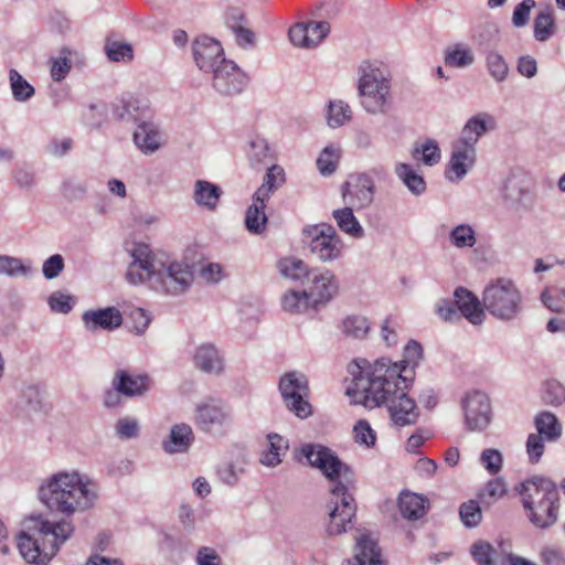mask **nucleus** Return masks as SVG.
<instances>
[{"mask_svg":"<svg viewBox=\"0 0 565 565\" xmlns=\"http://www.w3.org/2000/svg\"><path fill=\"white\" fill-rule=\"evenodd\" d=\"M422 359L423 347L415 340L408 341L399 363L387 358H380L373 363L361 359L350 371L353 380L347 387V395L365 407L385 405L395 426L414 425L419 412L415 401L407 395V390L413 381L414 369Z\"/></svg>","mask_w":565,"mask_h":565,"instance_id":"1","label":"nucleus"},{"mask_svg":"<svg viewBox=\"0 0 565 565\" xmlns=\"http://www.w3.org/2000/svg\"><path fill=\"white\" fill-rule=\"evenodd\" d=\"M299 454L330 482L327 533L339 535L347 532L356 513V504L350 492L354 486L352 468L343 462L335 451L321 444H303L299 448Z\"/></svg>","mask_w":565,"mask_h":565,"instance_id":"2","label":"nucleus"},{"mask_svg":"<svg viewBox=\"0 0 565 565\" xmlns=\"http://www.w3.org/2000/svg\"><path fill=\"white\" fill-rule=\"evenodd\" d=\"M128 252L132 262L126 278L130 284L148 282L151 289L172 296L190 288L193 281L190 265L181 262L162 263L153 256L149 245L143 243H134Z\"/></svg>","mask_w":565,"mask_h":565,"instance_id":"3","label":"nucleus"},{"mask_svg":"<svg viewBox=\"0 0 565 565\" xmlns=\"http://www.w3.org/2000/svg\"><path fill=\"white\" fill-rule=\"evenodd\" d=\"M38 497L50 511L68 518L94 508L99 486L76 471L57 472L42 480Z\"/></svg>","mask_w":565,"mask_h":565,"instance_id":"4","label":"nucleus"},{"mask_svg":"<svg viewBox=\"0 0 565 565\" xmlns=\"http://www.w3.org/2000/svg\"><path fill=\"white\" fill-rule=\"evenodd\" d=\"M74 525L67 519L49 521L42 514L26 518L18 535V550L30 564L49 563L73 534Z\"/></svg>","mask_w":565,"mask_h":565,"instance_id":"5","label":"nucleus"},{"mask_svg":"<svg viewBox=\"0 0 565 565\" xmlns=\"http://www.w3.org/2000/svg\"><path fill=\"white\" fill-rule=\"evenodd\" d=\"M515 492L521 497L526 519L535 529L548 530L558 522L561 497L552 479L533 476L520 482Z\"/></svg>","mask_w":565,"mask_h":565,"instance_id":"6","label":"nucleus"},{"mask_svg":"<svg viewBox=\"0 0 565 565\" xmlns=\"http://www.w3.org/2000/svg\"><path fill=\"white\" fill-rule=\"evenodd\" d=\"M482 306L493 318L508 322L522 313L523 296L512 279L500 277L484 287Z\"/></svg>","mask_w":565,"mask_h":565,"instance_id":"7","label":"nucleus"},{"mask_svg":"<svg viewBox=\"0 0 565 565\" xmlns=\"http://www.w3.org/2000/svg\"><path fill=\"white\" fill-rule=\"evenodd\" d=\"M358 90L362 107L372 115L388 110L391 79L379 66L364 61L359 66Z\"/></svg>","mask_w":565,"mask_h":565,"instance_id":"8","label":"nucleus"},{"mask_svg":"<svg viewBox=\"0 0 565 565\" xmlns=\"http://www.w3.org/2000/svg\"><path fill=\"white\" fill-rule=\"evenodd\" d=\"M302 236L310 253L320 262L332 263L342 257L344 243L332 225H307L302 230Z\"/></svg>","mask_w":565,"mask_h":565,"instance_id":"9","label":"nucleus"},{"mask_svg":"<svg viewBox=\"0 0 565 565\" xmlns=\"http://www.w3.org/2000/svg\"><path fill=\"white\" fill-rule=\"evenodd\" d=\"M281 398L288 411L299 418H307L312 414L311 404L308 402L309 381L299 372H287L279 381Z\"/></svg>","mask_w":565,"mask_h":565,"instance_id":"10","label":"nucleus"},{"mask_svg":"<svg viewBox=\"0 0 565 565\" xmlns=\"http://www.w3.org/2000/svg\"><path fill=\"white\" fill-rule=\"evenodd\" d=\"M461 407L465 416V425L468 430L482 431L491 423V403L486 393L475 391L467 394L461 402Z\"/></svg>","mask_w":565,"mask_h":565,"instance_id":"11","label":"nucleus"},{"mask_svg":"<svg viewBox=\"0 0 565 565\" xmlns=\"http://www.w3.org/2000/svg\"><path fill=\"white\" fill-rule=\"evenodd\" d=\"M341 196L345 205H351L355 210L369 207L375 193L374 180L366 173H360L352 177L341 185Z\"/></svg>","mask_w":565,"mask_h":565,"instance_id":"12","label":"nucleus"},{"mask_svg":"<svg viewBox=\"0 0 565 565\" xmlns=\"http://www.w3.org/2000/svg\"><path fill=\"white\" fill-rule=\"evenodd\" d=\"M247 83V75L233 61L223 60L222 65L213 73L212 86L223 96L241 94Z\"/></svg>","mask_w":565,"mask_h":565,"instance_id":"13","label":"nucleus"},{"mask_svg":"<svg viewBox=\"0 0 565 565\" xmlns=\"http://www.w3.org/2000/svg\"><path fill=\"white\" fill-rule=\"evenodd\" d=\"M195 423L203 431H216L232 424V415L221 401L209 398L198 404Z\"/></svg>","mask_w":565,"mask_h":565,"instance_id":"14","label":"nucleus"},{"mask_svg":"<svg viewBox=\"0 0 565 565\" xmlns=\"http://www.w3.org/2000/svg\"><path fill=\"white\" fill-rule=\"evenodd\" d=\"M193 57L201 71L215 72L222 65L224 57L221 43L210 36H198L192 44Z\"/></svg>","mask_w":565,"mask_h":565,"instance_id":"15","label":"nucleus"},{"mask_svg":"<svg viewBox=\"0 0 565 565\" xmlns=\"http://www.w3.org/2000/svg\"><path fill=\"white\" fill-rule=\"evenodd\" d=\"M303 286L318 307L338 292L334 275L328 269L312 268Z\"/></svg>","mask_w":565,"mask_h":565,"instance_id":"16","label":"nucleus"},{"mask_svg":"<svg viewBox=\"0 0 565 565\" xmlns=\"http://www.w3.org/2000/svg\"><path fill=\"white\" fill-rule=\"evenodd\" d=\"M122 315L116 307H105L86 310L82 315V322L86 331H114L122 324Z\"/></svg>","mask_w":565,"mask_h":565,"instance_id":"17","label":"nucleus"},{"mask_svg":"<svg viewBox=\"0 0 565 565\" xmlns=\"http://www.w3.org/2000/svg\"><path fill=\"white\" fill-rule=\"evenodd\" d=\"M476 157V149H471L458 141H454L450 159L445 171L446 179L451 182L462 180L475 166Z\"/></svg>","mask_w":565,"mask_h":565,"instance_id":"18","label":"nucleus"},{"mask_svg":"<svg viewBox=\"0 0 565 565\" xmlns=\"http://www.w3.org/2000/svg\"><path fill=\"white\" fill-rule=\"evenodd\" d=\"M497 127L495 119L489 113H478L463 125L460 137L456 140L471 149H476L479 139Z\"/></svg>","mask_w":565,"mask_h":565,"instance_id":"19","label":"nucleus"},{"mask_svg":"<svg viewBox=\"0 0 565 565\" xmlns=\"http://www.w3.org/2000/svg\"><path fill=\"white\" fill-rule=\"evenodd\" d=\"M113 114L118 120L135 122L136 125L152 118L150 107L130 95L122 96L117 100Z\"/></svg>","mask_w":565,"mask_h":565,"instance_id":"20","label":"nucleus"},{"mask_svg":"<svg viewBox=\"0 0 565 565\" xmlns=\"http://www.w3.org/2000/svg\"><path fill=\"white\" fill-rule=\"evenodd\" d=\"M150 377L147 374H131L125 370L116 371L111 386L127 397L142 396L150 388Z\"/></svg>","mask_w":565,"mask_h":565,"instance_id":"21","label":"nucleus"},{"mask_svg":"<svg viewBox=\"0 0 565 565\" xmlns=\"http://www.w3.org/2000/svg\"><path fill=\"white\" fill-rule=\"evenodd\" d=\"M455 302L460 317H465L470 323L479 326L484 321L486 309L478 297L466 288L455 290Z\"/></svg>","mask_w":565,"mask_h":565,"instance_id":"22","label":"nucleus"},{"mask_svg":"<svg viewBox=\"0 0 565 565\" xmlns=\"http://www.w3.org/2000/svg\"><path fill=\"white\" fill-rule=\"evenodd\" d=\"M194 366L203 373L221 375L224 372V358L212 343H203L195 349Z\"/></svg>","mask_w":565,"mask_h":565,"instance_id":"23","label":"nucleus"},{"mask_svg":"<svg viewBox=\"0 0 565 565\" xmlns=\"http://www.w3.org/2000/svg\"><path fill=\"white\" fill-rule=\"evenodd\" d=\"M347 565H383L377 542L369 534H361L356 537L353 559Z\"/></svg>","mask_w":565,"mask_h":565,"instance_id":"24","label":"nucleus"},{"mask_svg":"<svg viewBox=\"0 0 565 565\" xmlns=\"http://www.w3.org/2000/svg\"><path fill=\"white\" fill-rule=\"evenodd\" d=\"M194 441V434L190 425L181 423L171 427L162 448L167 454L185 452Z\"/></svg>","mask_w":565,"mask_h":565,"instance_id":"25","label":"nucleus"},{"mask_svg":"<svg viewBox=\"0 0 565 565\" xmlns=\"http://www.w3.org/2000/svg\"><path fill=\"white\" fill-rule=\"evenodd\" d=\"M134 141L143 153H152L161 146V132L151 119H147L137 125Z\"/></svg>","mask_w":565,"mask_h":565,"instance_id":"26","label":"nucleus"},{"mask_svg":"<svg viewBox=\"0 0 565 565\" xmlns=\"http://www.w3.org/2000/svg\"><path fill=\"white\" fill-rule=\"evenodd\" d=\"M222 194V189L210 181L196 180L194 183L193 200L207 211L216 210Z\"/></svg>","mask_w":565,"mask_h":565,"instance_id":"27","label":"nucleus"},{"mask_svg":"<svg viewBox=\"0 0 565 565\" xmlns=\"http://www.w3.org/2000/svg\"><path fill=\"white\" fill-rule=\"evenodd\" d=\"M428 505L427 498L411 491H403L398 498L401 514L408 520L423 518L427 512Z\"/></svg>","mask_w":565,"mask_h":565,"instance_id":"28","label":"nucleus"},{"mask_svg":"<svg viewBox=\"0 0 565 565\" xmlns=\"http://www.w3.org/2000/svg\"><path fill=\"white\" fill-rule=\"evenodd\" d=\"M285 171L278 164H273L267 169L263 178V183L256 190L254 195L256 200L260 202H268L275 191H277L285 183Z\"/></svg>","mask_w":565,"mask_h":565,"instance_id":"29","label":"nucleus"},{"mask_svg":"<svg viewBox=\"0 0 565 565\" xmlns=\"http://www.w3.org/2000/svg\"><path fill=\"white\" fill-rule=\"evenodd\" d=\"M355 207L351 205H345L342 209H337L332 212V217L334 218L340 231L345 233L347 235L360 239L364 237V228L354 216L353 210Z\"/></svg>","mask_w":565,"mask_h":565,"instance_id":"30","label":"nucleus"},{"mask_svg":"<svg viewBox=\"0 0 565 565\" xmlns=\"http://www.w3.org/2000/svg\"><path fill=\"white\" fill-rule=\"evenodd\" d=\"M282 309L292 315L307 312L309 309H318V306L306 290H289L281 298Z\"/></svg>","mask_w":565,"mask_h":565,"instance_id":"31","label":"nucleus"},{"mask_svg":"<svg viewBox=\"0 0 565 565\" xmlns=\"http://www.w3.org/2000/svg\"><path fill=\"white\" fill-rule=\"evenodd\" d=\"M279 274L290 280L298 281L302 286L311 269L303 260L296 257H285L277 262Z\"/></svg>","mask_w":565,"mask_h":565,"instance_id":"32","label":"nucleus"},{"mask_svg":"<svg viewBox=\"0 0 565 565\" xmlns=\"http://www.w3.org/2000/svg\"><path fill=\"white\" fill-rule=\"evenodd\" d=\"M266 203L257 201L256 195L253 194V203L245 214V226L249 233L259 235L265 232L268 221L265 213Z\"/></svg>","mask_w":565,"mask_h":565,"instance_id":"33","label":"nucleus"},{"mask_svg":"<svg viewBox=\"0 0 565 565\" xmlns=\"http://www.w3.org/2000/svg\"><path fill=\"white\" fill-rule=\"evenodd\" d=\"M370 329L371 323L369 319L361 315L348 316L340 323L342 334L354 340L365 339Z\"/></svg>","mask_w":565,"mask_h":565,"instance_id":"34","label":"nucleus"},{"mask_svg":"<svg viewBox=\"0 0 565 565\" xmlns=\"http://www.w3.org/2000/svg\"><path fill=\"white\" fill-rule=\"evenodd\" d=\"M395 174L405 184V186L415 195H420L426 191V182L411 164L397 163Z\"/></svg>","mask_w":565,"mask_h":565,"instance_id":"35","label":"nucleus"},{"mask_svg":"<svg viewBox=\"0 0 565 565\" xmlns=\"http://www.w3.org/2000/svg\"><path fill=\"white\" fill-rule=\"evenodd\" d=\"M555 33V19L553 9H542L534 20V38L539 42H545Z\"/></svg>","mask_w":565,"mask_h":565,"instance_id":"36","label":"nucleus"},{"mask_svg":"<svg viewBox=\"0 0 565 565\" xmlns=\"http://www.w3.org/2000/svg\"><path fill=\"white\" fill-rule=\"evenodd\" d=\"M535 427L547 440H556L562 435V426L551 412H542L535 417Z\"/></svg>","mask_w":565,"mask_h":565,"instance_id":"37","label":"nucleus"},{"mask_svg":"<svg viewBox=\"0 0 565 565\" xmlns=\"http://www.w3.org/2000/svg\"><path fill=\"white\" fill-rule=\"evenodd\" d=\"M269 449L263 452L260 462L268 467H276L281 462V456L288 449L287 441L277 434L268 435Z\"/></svg>","mask_w":565,"mask_h":565,"instance_id":"38","label":"nucleus"},{"mask_svg":"<svg viewBox=\"0 0 565 565\" xmlns=\"http://www.w3.org/2000/svg\"><path fill=\"white\" fill-rule=\"evenodd\" d=\"M508 492L505 481L498 477L489 480L484 488L479 492L478 498L482 505L491 507Z\"/></svg>","mask_w":565,"mask_h":565,"instance_id":"39","label":"nucleus"},{"mask_svg":"<svg viewBox=\"0 0 565 565\" xmlns=\"http://www.w3.org/2000/svg\"><path fill=\"white\" fill-rule=\"evenodd\" d=\"M61 193L68 201H82L88 193V183L79 177H68L61 184Z\"/></svg>","mask_w":565,"mask_h":565,"instance_id":"40","label":"nucleus"},{"mask_svg":"<svg viewBox=\"0 0 565 565\" xmlns=\"http://www.w3.org/2000/svg\"><path fill=\"white\" fill-rule=\"evenodd\" d=\"M9 81L12 96L17 102H26L34 96V87L17 70H10Z\"/></svg>","mask_w":565,"mask_h":565,"instance_id":"41","label":"nucleus"},{"mask_svg":"<svg viewBox=\"0 0 565 565\" xmlns=\"http://www.w3.org/2000/svg\"><path fill=\"white\" fill-rule=\"evenodd\" d=\"M413 157L416 160L423 161L424 164L433 167L440 161L441 152L436 140L427 139L414 148Z\"/></svg>","mask_w":565,"mask_h":565,"instance_id":"42","label":"nucleus"},{"mask_svg":"<svg viewBox=\"0 0 565 565\" xmlns=\"http://www.w3.org/2000/svg\"><path fill=\"white\" fill-rule=\"evenodd\" d=\"M340 159V149L333 145L327 146L320 152L317 159V168L321 175L329 177L333 174L338 168Z\"/></svg>","mask_w":565,"mask_h":565,"instance_id":"43","label":"nucleus"},{"mask_svg":"<svg viewBox=\"0 0 565 565\" xmlns=\"http://www.w3.org/2000/svg\"><path fill=\"white\" fill-rule=\"evenodd\" d=\"M31 274V266L25 265L22 259L9 255H0V275L28 277Z\"/></svg>","mask_w":565,"mask_h":565,"instance_id":"44","label":"nucleus"},{"mask_svg":"<svg viewBox=\"0 0 565 565\" xmlns=\"http://www.w3.org/2000/svg\"><path fill=\"white\" fill-rule=\"evenodd\" d=\"M290 42L298 47H316L322 41V36H310L306 23H297L289 30Z\"/></svg>","mask_w":565,"mask_h":565,"instance_id":"45","label":"nucleus"},{"mask_svg":"<svg viewBox=\"0 0 565 565\" xmlns=\"http://www.w3.org/2000/svg\"><path fill=\"white\" fill-rule=\"evenodd\" d=\"M470 555L477 565H495L498 552L489 542L479 540L471 545Z\"/></svg>","mask_w":565,"mask_h":565,"instance_id":"46","label":"nucleus"},{"mask_svg":"<svg viewBox=\"0 0 565 565\" xmlns=\"http://www.w3.org/2000/svg\"><path fill=\"white\" fill-rule=\"evenodd\" d=\"M449 241L457 248L473 247L477 243L476 232L469 224H459L450 231Z\"/></svg>","mask_w":565,"mask_h":565,"instance_id":"47","label":"nucleus"},{"mask_svg":"<svg viewBox=\"0 0 565 565\" xmlns=\"http://www.w3.org/2000/svg\"><path fill=\"white\" fill-rule=\"evenodd\" d=\"M352 110L348 104L342 100L330 102L328 106L327 122L331 128H338L350 120Z\"/></svg>","mask_w":565,"mask_h":565,"instance_id":"48","label":"nucleus"},{"mask_svg":"<svg viewBox=\"0 0 565 565\" xmlns=\"http://www.w3.org/2000/svg\"><path fill=\"white\" fill-rule=\"evenodd\" d=\"M543 305L551 311L565 313V289L559 287H547L541 294Z\"/></svg>","mask_w":565,"mask_h":565,"instance_id":"49","label":"nucleus"},{"mask_svg":"<svg viewBox=\"0 0 565 565\" xmlns=\"http://www.w3.org/2000/svg\"><path fill=\"white\" fill-rule=\"evenodd\" d=\"M487 67L490 75L499 83L503 82L508 76V64L503 56L495 51H490L487 54Z\"/></svg>","mask_w":565,"mask_h":565,"instance_id":"50","label":"nucleus"},{"mask_svg":"<svg viewBox=\"0 0 565 565\" xmlns=\"http://www.w3.org/2000/svg\"><path fill=\"white\" fill-rule=\"evenodd\" d=\"M47 303L53 312L68 313L76 303V298L62 291H54L49 296Z\"/></svg>","mask_w":565,"mask_h":565,"instance_id":"51","label":"nucleus"},{"mask_svg":"<svg viewBox=\"0 0 565 565\" xmlns=\"http://www.w3.org/2000/svg\"><path fill=\"white\" fill-rule=\"evenodd\" d=\"M459 514L461 521L468 527L477 526L482 519L480 504L475 500L462 503L459 509Z\"/></svg>","mask_w":565,"mask_h":565,"instance_id":"52","label":"nucleus"},{"mask_svg":"<svg viewBox=\"0 0 565 565\" xmlns=\"http://www.w3.org/2000/svg\"><path fill=\"white\" fill-rule=\"evenodd\" d=\"M473 55L468 49L456 46L448 51L445 56V63L452 67H466L473 63Z\"/></svg>","mask_w":565,"mask_h":565,"instance_id":"53","label":"nucleus"},{"mask_svg":"<svg viewBox=\"0 0 565 565\" xmlns=\"http://www.w3.org/2000/svg\"><path fill=\"white\" fill-rule=\"evenodd\" d=\"M354 440L360 445L372 447L375 444L376 435L365 419H360L353 427Z\"/></svg>","mask_w":565,"mask_h":565,"instance_id":"54","label":"nucleus"},{"mask_svg":"<svg viewBox=\"0 0 565 565\" xmlns=\"http://www.w3.org/2000/svg\"><path fill=\"white\" fill-rule=\"evenodd\" d=\"M525 194L526 190L522 186L521 181L518 178L512 177L505 181L503 198L507 202L511 204H519Z\"/></svg>","mask_w":565,"mask_h":565,"instance_id":"55","label":"nucleus"},{"mask_svg":"<svg viewBox=\"0 0 565 565\" xmlns=\"http://www.w3.org/2000/svg\"><path fill=\"white\" fill-rule=\"evenodd\" d=\"M480 461L490 475H497L503 465V457L497 449H484L480 455Z\"/></svg>","mask_w":565,"mask_h":565,"instance_id":"56","label":"nucleus"},{"mask_svg":"<svg viewBox=\"0 0 565 565\" xmlns=\"http://www.w3.org/2000/svg\"><path fill=\"white\" fill-rule=\"evenodd\" d=\"M543 399L550 405H561L565 401V386L557 381L546 382Z\"/></svg>","mask_w":565,"mask_h":565,"instance_id":"57","label":"nucleus"},{"mask_svg":"<svg viewBox=\"0 0 565 565\" xmlns=\"http://www.w3.org/2000/svg\"><path fill=\"white\" fill-rule=\"evenodd\" d=\"M139 423L132 417H122L116 424V434L120 439H131L139 435Z\"/></svg>","mask_w":565,"mask_h":565,"instance_id":"58","label":"nucleus"},{"mask_svg":"<svg viewBox=\"0 0 565 565\" xmlns=\"http://www.w3.org/2000/svg\"><path fill=\"white\" fill-rule=\"evenodd\" d=\"M544 436L537 434H530L526 440V452L529 456V460L532 463H536L540 461L543 456L545 445H544Z\"/></svg>","mask_w":565,"mask_h":565,"instance_id":"59","label":"nucleus"},{"mask_svg":"<svg viewBox=\"0 0 565 565\" xmlns=\"http://www.w3.org/2000/svg\"><path fill=\"white\" fill-rule=\"evenodd\" d=\"M64 267L65 263L63 256L60 254H54L44 260L42 273L46 279L52 280L61 275V273L64 270Z\"/></svg>","mask_w":565,"mask_h":565,"instance_id":"60","label":"nucleus"},{"mask_svg":"<svg viewBox=\"0 0 565 565\" xmlns=\"http://www.w3.org/2000/svg\"><path fill=\"white\" fill-rule=\"evenodd\" d=\"M243 468L230 461L218 466L217 475L220 480L227 486H235L238 482Z\"/></svg>","mask_w":565,"mask_h":565,"instance_id":"61","label":"nucleus"},{"mask_svg":"<svg viewBox=\"0 0 565 565\" xmlns=\"http://www.w3.org/2000/svg\"><path fill=\"white\" fill-rule=\"evenodd\" d=\"M250 153L249 159L253 166L265 163L268 158L269 147L265 139L256 138L249 142Z\"/></svg>","mask_w":565,"mask_h":565,"instance_id":"62","label":"nucleus"},{"mask_svg":"<svg viewBox=\"0 0 565 565\" xmlns=\"http://www.w3.org/2000/svg\"><path fill=\"white\" fill-rule=\"evenodd\" d=\"M534 0L521 1L513 11L512 23L516 28H521L527 24L530 19V12L535 7Z\"/></svg>","mask_w":565,"mask_h":565,"instance_id":"63","label":"nucleus"},{"mask_svg":"<svg viewBox=\"0 0 565 565\" xmlns=\"http://www.w3.org/2000/svg\"><path fill=\"white\" fill-rule=\"evenodd\" d=\"M13 179L15 184L20 189H26L30 190L35 184V173L34 171L25 168V167H18L13 171Z\"/></svg>","mask_w":565,"mask_h":565,"instance_id":"64","label":"nucleus"}]
</instances>
